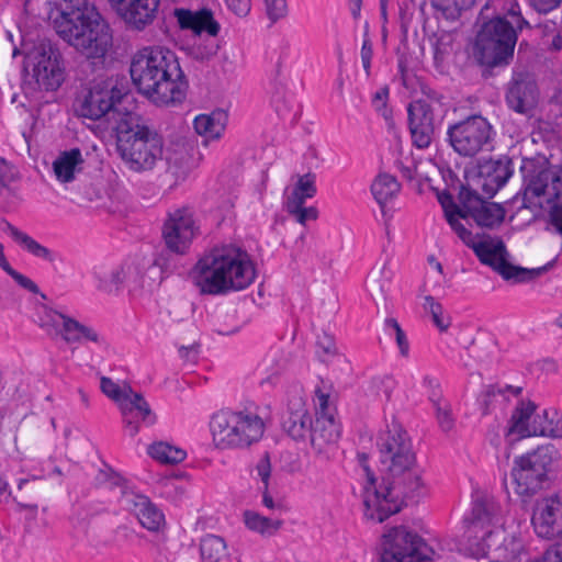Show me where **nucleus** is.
Returning <instances> with one entry per match:
<instances>
[{"mask_svg": "<svg viewBox=\"0 0 562 562\" xmlns=\"http://www.w3.org/2000/svg\"><path fill=\"white\" fill-rule=\"evenodd\" d=\"M316 347L317 356L323 362H329L338 356V348L336 346L335 338L327 333H323L317 336Z\"/></svg>", "mask_w": 562, "mask_h": 562, "instance_id": "nucleus-48", "label": "nucleus"}, {"mask_svg": "<svg viewBox=\"0 0 562 562\" xmlns=\"http://www.w3.org/2000/svg\"><path fill=\"white\" fill-rule=\"evenodd\" d=\"M539 101V89L533 79L519 75L508 85L506 102L517 113H528Z\"/></svg>", "mask_w": 562, "mask_h": 562, "instance_id": "nucleus-25", "label": "nucleus"}, {"mask_svg": "<svg viewBox=\"0 0 562 562\" xmlns=\"http://www.w3.org/2000/svg\"><path fill=\"white\" fill-rule=\"evenodd\" d=\"M175 15L181 29L192 30L196 34L206 32L211 36H216L220 32V24L214 20L211 10L177 9Z\"/></svg>", "mask_w": 562, "mask_h": 562, "instance_id": "nucleus-30", "label": "nucleus"}, {"mask_svg": "<svg viewBox=\"0 0 562 562\" xmlns=\"http://www.w3.org/2000/svg\"><path fill=\"white\" fill-rule=\"evenodd\" d=\"M262 369L266 376L261 380L262 386H276L280 380V369L277 360H265Z\"/></svg>", "mask_w": 562, "mask_h": 562, "instance_id": "nucleus-51", "label": "nucleus"}, {"mask_svg": "<svg viewBox=\"0 0 562 562\" xmlns=\"http://www.w3.org/2000/svg\"><path fill=\"white\" fill-rule=\"evenodd\" d=\"M531 4L540 12H549L560 5L562 0H530Z\"/></svg>", "mask_w": 562, "mask_h": 562, "instance_id": "nucleus-60", "label": "nucleus"}, {"mask_svg": "<svg viewBox=\"0 0 562 562\" xmlns=\"http://www.w3.org/2000/svg\"><path fill=\"white\" fill-rule=\"evenodd\" d=\"M19 178L18 169L4 158H0V205L2 204V195L5 191L14 194L11 184L18 181Z\"/></svg>", "mask_w": 562, "mask_h": 562, "instance_id": "nucleus-45", "label": "nucleus"}, {"mask_svg": "<svg viewBox=\"0 0 562 562\" xmlns=\"http://www.w3.org/2000/svg\"><path fill=\"white\" fill-rule=\"evenodd\" d=\"M194 130L201 135L206 146L210 140L218 139L225 130V115L223 112L201 114L194 119Z\"/></svg>", "mask_w": 562, "mask_h": 562, "instance_id": "nucleus-34", "label": "nucleus"}, {"mask_svg": "<svg viewBox=\"0 0 562 562\" xmlns=\"http://www.w3.org/2000/svg\"><path fill=\"white\" fill-rule=\"evenodd\" d=\"M112 11L131 29L144 31L158 13L160 0H106Z\"/></svg>", "mask_w": 562, "mask_h": 562, "instance_id": "nucleus-22", "label": "nucleus"}, {"mask_svg": "<svg viewBox=\"0 0 562 562\" xmlns=\"http://www.w3.org/2000/svg\"><path fill=\"white\" fill-rule=\"evenodd\" d=\"M40 325L48 334L59 336L68 345L86 341L100 345L104 341L103 337L93 327L48 307H45V315Z\"/></svg>", "mask_w": 562, "mask_h": 562, "instance_id": "nucleus-18", "label": "nucleus"}, {"mask_svg": "<svg viewBox=\"0 0 562 562\" xmlns=\"http://www.w3.org/2000/svg\"><path fill=\"white\" fill-rule=\"evenodd\" d=\"M288 417L283 420V431L294 441L305 442L312 430V416L306 407L302 386L294 385L288 391Z\"/></svg>", "mask_w": 562, "mask_h": 562, "instance_id": "nucleus-19", "label": "nucleus"}, {"mask_svg": "<svg viewBox=\"0 0 562 562\" xmlns=\"http://www.w3.org/2000/svg\"><path fill=\"white\" fill-rule=\"evenodd\" d=\"M115 131L116 151L132 172L151 171L164 158V139L133 112L119 115Z\"/></svg>", "mask_w": 562, "mask_h": 562, "instance_id": "nucleus-4", "label": "nucleus"}, {"mask_svg": "<svg viewBox=\"0 0 562 562\" xmlns=\"http://www.w3.org/2000/svg\"><path fill=\"white\" fill-rule=\"evenodd\" d=\"M434 8L441 12L447 20H456L463 8L468 7L472 0H431Z\"/></svg>", "mask_w": 562, "mask_h": 562, "instance_id": "nucleus-47", "label": "nucleus"}, {"mask_svg": "<svg viewBox=\"0 0 562 562\" xmlns=\"http://www.w3.org/2000/svg\"><path fill=\"white\" fill-rule=\"evenodd\" d=\"M100 488H128L127 480L111 468L101 469L95 477Z\"/></svg>", "mask_w": 562, "mask_h": 562, "instance_id": "nucleus-44", "label": "nucleus"}, {"mask_svg": "<svg viewBox=\"0 0 562 562\" xmlns=\"http://www.w3.org/2000/svg\"><path fill=\"white\" fill-rule=\"evenodd\" d=\"M290 181L286 212L294 222L301 225L299 238L302 240L305 236L306 223L318 218L317 207L305 206V202L317 193L316 175L311 171L304 175H294Z\"/></svg>", "mask_w": 562, "mask_h": 562, "instance_id": "nucleus-16", "label": "nucleus"}, {"mask_svg": "<svg viewBox=\"0 0 562 562\" xmlns=\"http://www.w3.org/2000/svg\"><path fill=\"white\" fill-rule=\"evenodd\" d=\"M423 308L431 316L434 325L440 333H447L451 326V317L445 312L442 305L431 295L424 297Z\"/></svg>", "mask_w": 562, "mask_h": 562, "instance_id": "nucleus-39", "label": "nucleus"}, {"mask_svg": "<svg viewBox=\"0 0 562 562\" xmlns=\"http://www.w3.org/2000/svg\"><path fill=\"white\" fill-rule=\"evenodd\" d=\"M199 234L194 213L183 206L167 214L162 226V239L166 248L176 254L184 255Z\"/></svg>", "mask_w": 562, "mask_h": 562, "instance_id": "nucleus-17", "label": "nucleus"}, {"mask_svg": "<svg viewBox=\"0 0 562 562\" xmlns=\"http://www.w3.org/2000/svg\"><path fill=\"white\" fill-rule=\"evenodd\" d=\"M130 74L137 90L157 105L180 103L188 81L175 52L164 46H146L131 59Z\"/></svg>", "mask_w": 562, "mask_h": 562, "instance_id": "nucleus-1", "label": "nucleus"}, {"mask_svg": "<svg viewBox=\"0 0 562 562\" xmlns=\"http://www.w3.org/2000/svg\"><path fill=\"white\" fill-rule=\"evenodd\" d=\"M381 463V487L386 492L402 490L416 492L429 488L423 471L418 468L412 439L395 419L386 425L379 437Z\"/></svg>", "mask_w": 562, "mask_h": 562, "instance_id": "nucleus-2", "label": "nucleus"}, {"mask_svg": "<svg viewBox=\"0 0 562 562\" xmlns=\"http://www.w3.org/2000/svg\"><path fill=\"white\" fill-rule=\"evenodd\" d=\"M0 267L23 289L35 294L40 293V289L34 281H32L26 276L18 272L10 266L9 261L5 258L2 244H0Z\"/></svg>", "mask_w": 562, "mask_h": 562, "instance_id": "nucleus-43", "label": "nucleus"}, {"mask_svg": "<svg viewBox=\"0 0 562 562\" xmlns=\"http://www.w3.org/2000/svg\"><path fill=\"white\" fill-rule=\"evenodd\" d=\"M472 249L483 265L492 267L506 280L514 279L521 282L537 277L546 270L544 267L529 270L510 265L506 259L505 244L498 237L479 238Z\"/></svg>", "mask_w": 562, "mask_h": 562, "instance_id": "nucleus-15", "label": "nucleus"}, {"mask_svg": "<svg viewBox=\"0 0 562 562\" xmlns=\"http://www.w3.org/2000/svg\"><path fill=\"white\" fill-rule=\"evenodd\" d=\"M202 562H224L227 557V547L224 539L215 535H206L200 541Z\"/></svg>", "mask_w": 562, "mask_h": 562, "instance_id": "nucleus-36", "label": "nucleus"}, {"mask_svg": "<svg viewBox=\"0 0 562 562\" xmlns=\"http://www.w3.org/2000/svg\"><path fill=\"white\" fill-rule=\"evenodd\" d=\"M458 212H463V207H445V215L451 228L457 233V235L467 246L472 248L473 244H475L479 238L473 236L472 233L463 226V224L460 222V220L463 217L460 216Z\"/></svg>", "mask_w": 562, "mask_h": 562, "instance_id": "nucleus-41", "label": "nucleus"}, {"mask_svg": "<svg viewBox=\"0 0 562 562\" xmlns=\"http://www.w3.org/2000/svg\"><path fill=\"white\" fill-rule=\"evenodd\" d=\"M559 451L552 445L538 447L532 452L521 456L515 460L513 479L517 482L521 492H533L541 488V483L547 474L559 460Z\"/></svg>", "mask_w": 562, "mask_h": 562, "instance_id": "nucleus-13", "label": "nucleus"}, {"mask_svg": "<svg viewBox=\"0 0 562 562\" xmlns=\"http://www.w3.org/2000/svg\"><path fill=\"white\" fill-rule=\"evenodd\" d=\"M68 31L60 37L88 59L103 61L113 46L111 26L100 13Z\"/></svg>", "mask_w": 562, "mask_h": 562, "instance_id": "nucleus-10", "label": "nucleus"}, {"mask_svg": "<svg viewBox=\"0 0 562 562\" xmlns=\"http://www.w3.org/2000/svg\"><path fill=\"white\" fill-rule=\"evenodd\" d=\"M210 430L216 449L244 450L261 440L266 424L248 408L221 409L212 415Z\"/></svg>", "mask_w": 562, "mask_h": 562, "instance_id": "nucleus-6", "label": "nucleus"}, {"mask_svg": "<svg viewBox=\"0 0 562 562\" xmlns=\"http://www.w3.org/2000/svg\"><path fill=\"white\" fill-rule=\"evenodd\" d=\"M131 268L125 266H117L110 272L104 273L101 278L100 288L104 291L112 292L119 290L120 286L127 279Z\"/></svg>", "mask_w": 562, "mask_h": 562, "instance_id": "nucleus-46", "label": "nucleus"}, {"mask_svg": "<svg viewBox=\"0 0 562 562\" xmlns=\"http://www.w3.org/2000/svg\"><path fill=\"white\" fill-rule=\"evenodd\" d=\"M448 140L453 150L463 157H474L491 150L495 131L482 115H471L449 126Z\"/></svg>", "mask_w": 562, "mask_h": 562, "instance_id": "nucleus-11", "label": "nucleus"}, {"mask_svg": "<svg viewBox=\"0 0 562 562\" xmlns=\"http://www.w3.org/2000/svg\"><path fill=\"white\" fill-rule=\"evenodd\" d=\"M546 189H547V186L543 184L541 181H539V180L532 181L527 186V188L525 190V196L528 199V198L544 195Z\"/></svg>", "mask_w": 562, "mask_h": 562, "instance_id": "nucleus-57", "label": "nucleus"}, {"mask_svg": "<svg viewBox=\"0 0 562 562\" xmlns=\"http://www.w3.org/2000/svg\"><path fill=\"white\" fill-rule=\"evenodd\" d=\"M429 552L422 537L400 526L383 536L380 562H425Z\"/></svg>", "mask_w": 562, "mask_h": 562, "instance_id": "nucleus-14", "label": "nucleus"}, {"mask_svg": "<svg viewBox=\"0 0 562 562\" xmlns=\"http://www.w3.org/2000/svg\"><path fill=\"white\" fill-rule=\"evenodd\" d=\"M384 325L393 330L400 355L403 358H407L409 356V341L398 322L393 317H389L385 319Z\"/></svg>", "mask_w": 562, "mask_h": 562, "instance_id": "nucleus-49", "label": "nucleus"}, {"mask_svg": "<svg viewBox=\"0 0 562 562\" xmlns=\"http://www.w3.org/2000/svg\"><path fill=\"white\" fill-rule=\"evenodd\" d=\"M539 562H562V543L551 544L542 554Z\"/></svg>", "mask_w": 562, "mask_h": 562, "instance_id": "nucleus-53", "label": "nucleus"}, {"mask_svg": "<svg viewBox=\"0 0 562 562\" xmlns=\"http://www.w3.org/2000/svg\"><path fill=\"white\" fill-rule=\"evenodd\" d=\"M459 201L463 212H458L462 217H471L479 226L493 228L502 224L505 218L504 207L495 202L482 200L479 194L468 188H462Z\"/></svg>", "mask_w": 562, "mask_h": 562, "instance_id": "nucleus-20", "label": "nucleus"}, {"mask_svg": "<svg viewBox=\"0 0 562 562\" xmlns=\"http://www.w3.org/2000/svg\"><path fill=\"white\" fill-rule=\"evenodd\" d=\"M502 519V507L495 501L493 494H476L472 501L470 512L464 516L463 521L468 526L484 529L496 526Z\"/></svg>", "mask_w": 562, "mask_h": 562, "instance_id": "nucleus-26", "label": "nucleus"}, {"mask_svg": "<svg viewBox=\"0 0 562 562\" xmlns=\"http://www.w3.org/2000/svg\"><path fill=\"white\" fill-rule=\"evenodd\" d=\"M83 161L79 148L63 151L53 164L54 173L60 182H70L81 171Z\"/></svg>", "mask_w": 562, "mask_h": 562, "instance_id": "nucleus-33", "label": "nucleus"}, {"mask_svg": "<svg viewBox=\"0 0 562 562\" xmlns=\"http://www.w3.org/2000/svg\"><path fill=\"white\" fill-rule=\"evenodd\" d=\"M528 25L517 2H510L503 15L484 23L479 31L474 53L482 65L497 66L514 54L518 32Z\"/></svg>", "mask_w": 562, "mask_h": 562, "instance_id": "nucleus-5", "label": "nucleus"}, {"mask_svg": "<svg viewBox=\"0 0 562 562\" xmlns=\"http://www.w3.org/2000/svg\"><path fill=\"white\" fill-rule=\"evenodd\" d=\"M244 522L248 529L256 531L263 537H270L277 533L280 527V522L278 520H271L252 510L244 512Z\"/></svg>", "mask_w": 562, "mask_h": 562, "instance_id": "nucleus-38", "label": "nucleus"}, {"mask_svg": "<svg viewBox=\"0 0 562 562\" xmlns=\"http://www.w3.org/2000/svg\"><path fill=\"white\" fill-rule=\"evenodd\" d=\"M278 1L279 0H263L265 5H266L267 15L271 21L270 25L277 23L280 19V10L278 7Z\"/></svg>", "mask_w": 562, "mask_h": 562, "instance_id": "nucleus-59", "label": "nucleus"}, {"mask_svg": "<svg viewBox=\"0 0 562 562\" xmlns=\"http://www.w3.org/2000/svg\"><path fill=\"white\" fill-rule=\"evenodd\" d=\"M431 401L436 409L439 428L445 432L451 431L454 428V417L450 403L441 397L432 398Z\"/></svg>", "mask_w": 562, "mask_h": 562, "instance_id": "nucleus-42", "label": "nucleus"}, {"mask_svg": "<svg viewBox=\"0 0 562 562\" xmlns=\"http://www.w3.org/2000/svg\"><path fill=\"white\" fill-rule=\"evenodd\" d=\"M351 1V14L355 19L360 15L362 0H350Z\"/></svg>", "mask_w": 562, "mask_h": 562, "instance_id": "nucleus-64", "label": "nucleus"}, {"mask_svg": "<svg viewBox=\"0 0 562 562\" xmlns=\"http://www.w3.org/2000/svg\"><path fill=\"white\" fill-rule=\"evenodd\" d=\"M191 277L201 293L217 295L247 288L255 279V269L245 252L224 246L204 255Z\"/></svg>", "mask_w": 562, "mask_h": 562, "instance_id": "nucleus-3", "label": "nucleus"}, {"mask_svg": "<svg viewBox=\"0 0 562 562\" xmlns=\"http://www.w3.org/2000/svg\"><path fill=\"white\" fill-rule=\"evenodd\" d=\"M123 98L122 90L111 77H98L89 82L76 100V112L79 116L90 120H99L108 116L116 125L119 115L125 112L119 111L115 106Z\"/></svg>", "mask_w": 562, "mask_h": 562, "instance_id": "nucleus-8", "label": "nucleus"}, {"mask_svg": "<svg viewBox=\"0 0 562 562\" xmlns=\"http://www.w3.org/2000/svg\"><path fill=\"white\" fill-rule=\"evenodd\" d=\"M225 2L238 16H246L250 11V0H225Z\"/></svg>", "mask_w": 562, "mask_h": 562, "instance_id": "nucleus-54", "label": "nucleus"}, {"mask_svg": "<svg viewBox=\"0 0 562 562\" xmlns=\"http://www.w3.org/2000/svg\"><path fill=\"white\" fill-rule=\"evenodd\" d=\"M316 416L318 415H331L335 416L336 408L330 402V394L324 387H316L314 397Z\"/></svg>", "mask_w": 562, "mask_h": 562, "instance_id": "nucleus-50", "label": "nucleus"}, {"mask_svg": "<svg viewBox=\"0 0 562 562\" xmlns=\"http://www.w3.org/2000/svg\"><path fill=\"white\" fill-rule=\"evenodd\" d=\"M400 190L401 186L396 178L385 172L379 173L371 184V192L381 206L395 198Z\"/></svg>", "mask_w": 562, "mask_h": 562, "instance_id": "nucleus-35", "label": "nucleus"}, {"mask_svg": "<svg viewBox=\"0 0 562 562\" xmlns=\"http://www.w3.org/2000/svg\"><path fill=\"white\" fill-rule=\"evenodd\" d=\"M102 392L117 403L123 423L130 436L134 437L139 430V423L151 425L156 420L148 403L142 394L133 392L130 385L120 386L110 378L103 376L100 382Z\"/></svg>", "mask_w": 562, "mask_h": 562, "instance_id": "nucleus-12", "label": "nucleus"}, {"mask_svg": "<svg viewBox=\"0 0 562 562\" xmlns=\"http://www.w3.org/2000/svg\"><path fill=\"white\" fill-rule=\"evenodd\" d=\"M512 162L507 157L490 159L479 166V181L483 191L494 195L512 177Z\"/></svg>", "mask_w": 562, "mask_h": 562, "instance_id": "nucleus-27", "label": "nucleus"}, {"mask_svg": "<svg viewBox=\"0 0 562 562\" xmlns=\"http://www.w3.org/2000/svg\"><path fill=\"white\" fill-rule=\"evenodd\" d=\"M507 435H516L519 439L531 436L562 438V416L555 409L539 413L532 402L521 401L513 412Z\"/></svg>", "mask_w": 562, "mask_h": 562, "instance_id": "nucleus-9", "label": "nucleus"}, {"mask_svg": "<svg viewBox=\"0 0 562 562\" xmlns=\"http://www.w3.org/2000/svg\"><path fill=\"white\" fill-rule=\"evenodd\" d=\"M371 58H372V47H371L370 42L368 40H366V41H363V44L361 47V59H362L363 68L366 69L367 74L369 72V69H370Z\"/></svg>", "mask_w": 562, "mask_h": 562, "instance_id": "nucleus-61", "label": "nucleus"}, {"mask_svg": "<svg viewBox=\"0 0 562 562\" xmlns=\"http://www.w3.org/2000/svg\"><path fill=\"white\" fill-rule=\"evenodd\" d=\"M217 50L218 45L216 43H211L205 47L198 46L194 49V57L200 60H209L217 54Z\"/></svg>", "mask_w": 562, "mask_h": 562, "instance_id": "nucleus-55", "label": "nucleus"}, {"mask_svg": "<svg viewBox=\"0 0 562 562\" xmlns=\"http://www.w3.org/2000/svg\"><path fill=\"white\" fill-rule=\"evenodd\" d=\"M435 105L428 100H416L408 106L409 131L418 148H427L434 138Z\"/></svg>", "mask_w": 562, "mask_h": 562, "instance_id": "nucleus-23", "label": "nucleus"}, {"mask_svg": "<svg viewBox=\"0 0 562 562\" xmlns=\"http://www.w3.org/2000/svg\"><path fill=\"white\" fill-rule=\"evenodd\" d=\"M366 461V456H361V467L367 479V485L364 486V490L366 492H371L372 490L376 492V477L374 476L373 472L369 469Z\"/></svg>", "mask_w": 562, "mask_h": 562, "instance_id": "nucleus-56", "label": "nucleus"}, {"mask_svg": "<svg viewBox=\"0 0 562 562\" xmlns=\"http://www.w3.org/2000/svg\"><path fill=\"white\" fill-rule=\"evenodd\" d=\"M0 228L2 232L9 234L11 238L20 245L24 250L33 255L34 257L46 260L50 263L56 261V255L53 250L37 243L26 233L22 232L7 220L0 222Z\"/></svg>", "mask_w": 562, "mask_h": 562, "instance_id": "nucleus-32", "label": "nucleus"}, {"mask_svg": "<svg viewBox=\"0 0 562 562\" xmlns=\"http://www.w3.org/2000/svg\"><path fill=\"white\" fill-rule=\"evenodd\" d=\"M507 391H513V387L506 386L505 389H501L495 385H487L480 398L483 414H488L497 406H503L508 401L506 395Z\"/></svg>", "mask_w": 562, "mask_h": 562, "instance_id": "nucleus-40", "label": "nucleus"}, {"mask_svg": "<svg viewBox=\"0 0 562 562\" xmlns=\"http://www.w3.org/2000/svg\"><path fill=\"white\" fill-rule=\"evenodd\" d=\"M340 436V427L335 416L318 415L308 436L312 446L322 451L325 446L335 443Z\"/></svg>", "mask_w": 562, "mask_h": 562, "instance_id": "nucleus-31", "label": "nucleus"}, {"mask_svg": "<svg viewBox=\"0 0 562 562\" xmlns=\"http://www.w3.org/2000/svg\"><path fill=\"white\" fill-rule=\"evenodd\" d=\"M256 472L262 482V486L260 488L267 491L269 488V479L271 473L270 456L268 452H266L259 460L256 465Z\"/></svg>", "mask_w": 562, "mask_h": 562, "instance_id": "nucleus-52", "label": "nucleus"}, {"mask_svg": "<svg viewBox=\"0 0 562 562\" xmlns=\"http://www.w3.org/2000/svg\"><path fill=\"white\" fill-rule=\"evenodd\" d=\"M147 452L153 459L164 464H176L182 462L187 456L184 450L165 441L151 443L148 447Z\"/></svg>", "mask_w": 562, "mask_h": 562, "instance_id": "nucleus-37", "label": "nucleus"}, {"mask_svg": "<svg viewBox=\"0 0 562 562\" xmlns=\"http://www.w3.org/2000/svg\"><path fill=\"white\" fill-rule=\"evenodd\" d=\"M50 4L49 19L59 36L87 22L92 14H99L88 0H50Z\"/></svg>", "mask_w": 562, "mask_h": 562, "instance_id": "nucleus-21", "label": "nucleus"}, {"mask_svg": "<svg viewBox=\"0 0 562 562\" xmlns=\"http://www.w3.org/2000/svg\"><path fill=\"white\" fill-rule=\"evenodd\" d=\"M180 357L187 361L194 362L196 360V350L193 346L181 347L179 349Z\"/></svg>", "mask_w": 562, "mask_h": 562, "instance_id": "nucleus-63", "label": "nucleus"}, {"mask_svg": "<svg viewBox=\"0 0 562 562\" xmlns=\"http://www.w3.org/2000/svg\"><path fill=\"white\" fill-rule=\"evenodd\" d=\"M531 521L538 537L549 540L562 538V501L560 495L552 494L538 504Z\"/></svg>", "mask_w": 562, "mask_h": 562, "instance_id": "nucleus-24", "label": "nucleus"}, {"mask_svg": "<svg viewBox=\"0 0 562 562\" xmlns=\"http://www.w3.org/2000/svg\"><path fill=\"white\" fill-rule=\"evenodd\" d=\"M364 516L376 522H382L390 516L401 512L403 499L400 494H364Z\"/></svg>", "mask_w": 562, "mask_h": 562, "instance_id": "nucleus-29", "label": "nucleus"}, {"mask_svg": "<svg viewBox=\"0 0 562 562\" xmlns=\"http://www.w3.org/2000/svg\"><path fill=\"white\" fill-rule=\"evenodd\" d=\"M186 480V475L184 474H180V475H173V476H170V477H167L165 480V484H164V487L166 488H172L175 490L176 492H179V491H184L188 488L187 485L182 484V482Z\"/></svg>", "mask_w": 562, "mask_h": 562, "instance_id": "nucleus-58", "label": "nucleus"}, {"mask_svg": "<svg viewBox=\"0 0 562 562\" xmlns=\"http://www.w3.org/2000/svg\"><path fill=\"white\" fill-rule=\"evenodd\" d=\"M131 513L139 524L150 532H159L166 527L162 510L146 494H132L127 499Z\"/></svg>", "mask_w": 562, "mask_h": 562, "instance_id": "nucleus-28", "label": "nucleus"}, {"mask_svg": "<svg viewBox=\"0 0 562 562\" xmlns=\"http://www.w3.org/2000/svg\"><path fill=\"white\" fill-rule=\"evenodd\" d=\"M550 216L552 225L562 235V204L553 207Z\"/></svg>", "mask_w": 562, "mask_h": 562, "instance_id": "nucleus-62", "label": "nucleus"}, {"mask_svg": "<svg viewBox=\"0 0 562 562\" xmlns=\"http://www.w3.org/2000/svg\"><path fill=\"white\" fill-rule=\"evenodd\" d=\"M24 72V94L38 100L41 92L56 91L65 81L63 56L49 44L36 45L25 54Z\"/></svg>", "mask_w": 562, "mask_h": 562, "instance_id": "nucleus-7", "label": "nucleus"}]
</instances>
